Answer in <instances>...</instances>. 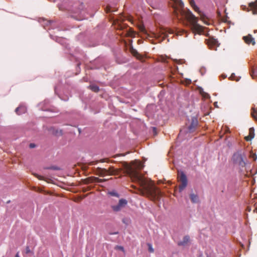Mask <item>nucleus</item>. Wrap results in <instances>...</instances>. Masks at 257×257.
I'll return each mask as SVG.
<instances>
[{
	"mask_svg": "<svg viewBox=\"0 0 257 257\" xmlns=\"http://www.w3.org/2000/svg\"><path fill=\"white\" fill-rule=\"evenodd\" d=\"M31 252V251L29 246H27L26 248V253L28 254Z\"/></svg>",
	"mask_w": 257,
	"mask_h": 257,
	"instance_id": "20",
	"label": "nucleus"
},
{
	"mask_svg": "<svg viewBox=\"0 0 257 257\" xmlns=\"http://www.w3.org/2000/svg\"><path fill=\"white\" fill-rule=\"evenodd\" d=\"M130 175L134 180L138 181L143 189L148 192H151V188L150 184L148 183L147 180L135 168L130 167L128 169Z\"/></svg>",
	"mask_w": 257,
	"mask_h": 257,
	"instance_id": "1",
	"label": "nucleus"
},
{
	"mask_svg": "<svg viewBox=\"0 0 257 257\" xmlns=\"http://www.w3.org/2000/svg\"><path fill=\"white\" fill-rule=\"evenodd\" d=\"M153 129H154V130L155 131H156V128H155V127H154V128H153Z\"/></svg>",
	"mask_w": 257,
	"mask_h": 257,
	"instance_id": "29",
	"label": "nucleus"
},
{
	"mask_svg": "<svg viewBox=\"0 0 257 257\" xmlns=\"http://www.w3.org/2000/svg\"><path fill=\"white\" fill-rule=\"evenodd\" d=\"M185 34V37L187 36V32L184 30H180V31H176V35H182L183 34Z\"/></svg>",
	"mask_w": 257,
	"mask_h": 257,
	"instance_id": "16",
	"label": "nucleus"
},
{
	"mask_svg": "<svg viewBox=\"0 0 257 257\" xmlns=\"http://www.w3.org/2000/svg\"><path fill=\"white\" fill-rule=\"evenodd\" d=\"M139 29L141 32L146 33V30H145V27L143 25L139 26Z\"/></svg>",
	"mask_w": 257,
	"mask_h": 257,
	"instance_id": "19",
	"label": "nucleus"
},
{
	"mask_svg": "<svg viewBox=\"0 0 257 257\" xmlns=\"http://www.w3.org/2000/svg\"><path fill=\"white\" fill-rule=\"evenodd\" d=\"M109 194H110L112 196H115L117 197H119L118 194L115 191H112V192H109Z\"/></svg>",
	"mask_w": 257,
	"mask_h": 257,
	"instance_id": "18",
	"label": "nucleus"
},
{
	"mask_svg": "<svg viewBox=\"0 0 257 257\" xmlns=\"http://www.w3.org/2000/svg\"><path fill=\"white\" fill-rule=\"evenodd\" d=\"M189 3L191 7L193 8L194 10L196 12H199V8L195 5V3L194 0H189Z\"/></svg>",
	"mask_w": 257,
	"mask_h": 257,
	"instance_id": "13",
	"label": "nucleus"
},
{
	"mask_svg": "<svg viewBox=\"0 0 257 257\" xmlns=\"http://www.w3.org/2000/svg\"><path fill=\"white\" fill-rule=\"evenodd\" d=\"M16 257H20L19 256V252H18L16 255Z\"/></svg>",
	"mask_w": 257,
	"mask_h": 257,
	"instance_id": "27",
	"label": "nucleus"
},
{
	"mask_svg": "<svg viewBox=\"0 0 257 257\" xmlns=\"http://www.w3.org/2000/svg\"><path fill=\"white\" fill-rule=\"evenodd\" d=\"M180 180L181 182V184L179 186V191L181 192L186 188L188 182L187 177L183 172H181L180 173Z\"/></svg>",
	"mask_w": 257,
	"mask_h": 257,
	"instance_id": "5",
	"label": "nucleus"
},
{
	"mask_svg": "<svg viewBox=\"0 0 257 257\" xmlns=\"http://www.w3.org/2000/svg\"><path fill=\"white\" fill-rule=\"evenodd\" d=\"M243 39L244 42L247 44H252L254 45L255 44L254 39L252 37L251 35H248L246 36H244Z\"/></svg>",
	"mask_w": 257,
	"mask_h": 257,
	"instance_id": "7",
	"label": "nucleus"
},
{
	"mask_svg": "<svg viewBox=\"0 0 257 257\" xmlns=\"http://www.w3.org/2000/svg\"><path fill=\"white\" fill-rule=\"evenodd\" d=\"M174 33V31L169 28H167L162 32L164 37H168L169 34H173Z\"/></svg>",
	"mask_w": 257,
	"mask_h": 257,
	"instance_id": "11",
	"label": "nucleus"
},
{
	"mask_svg": "<svg viewBox=\"0 0 257 257\" xmlns=\"http://www.w3.org/2000/svg\"><path fill=\"white\" fill-rule=\"evenodd\" d=\"M190 198H191V201L193 203H196L198 201V197L196 195L192 194L190 195Z\"/></svg>",
	"mask_w": 257,
	"mask_h": 257,
	"instance_id": "14",
	"label": "nucleus"
},
{
	"mask_svg": "<svg viewBox=\"0 0 257 257\" xmlns=\"http://www.w3.org/2000/svg\"><path fill=\"white\" fill-rule=\"evenodd\" d=\"M26 110L27 109L25 106H20L16 109L15 111L18 114L20 115L25 113L26 111Z\"/></svg>",
	"mask_w": 257,
	"mask_h": 257,
	"instance_id": "10",
	"label": "nucleus"
},
{
	"mask_svg": "<svg viewBox=\"0 0 257 257\" xmlns=\"http://www.w3.org/2000/svg\"><path fill=\"white\" fill-rule=\"evenodd\" d=\"M189 241V237L185 236L184 237L183 240L178 242L179 245H185Z\"/></svg>",
	"mask_w": 257,
	"mask_h": 257,
	"instance_id": "12",
	"label": "nucleus"
},
{
	"mask_svg": "<svg viewBox=\"0 0 257 257\" xmlns=\"http://www.w3.org/2000/svg\"><path fill=\"white\" fill-rule=\"evenodd\" d=\"M249 6L252 11V14L253 15H257V0L254 2L250 3Z\"/></svg>",
	"mask_w": 257,
	"mask_h": 257,
	"instance_id": "8",
	"label": "nucleus"
},
{
	"mask_svg": "<svg viewBox=\"0 0 257 257\" xmlns=\"http://www.w3.org/2000/svg\"><path fill=\"white\" fill-rule=\"evenodd\" d=\"M148 3H150L151 4V2H150V0H148Z\"/></svg>",
	"mask_w": 257,
	"mask_h": 257,
	"instance_id": "30",
	"label": "nucleus"
},
{
	"mask_svg": "<svg viewBox=\"0 0 257 257\" xmlns=\"http://www.w3.org/2000/svg\"><path fill=\"white\" fill-rule=\"evenodd\" d=\"M231 161L234 164L244 167L246 161V155L243 152L238 150L233 154L231 158Z\"/></svg>",
	"mask_w": 257,
	"mask_h": 257,
	"instance_id": "3",
	"label": "nucleus"
},
{
	"mask_svg": "<svg viewBox=\"0 0 257 257\" xmlns=\"http://www.w3.org/2000/svg\"><path fill=\"white\" fill-rule=\"evenodd\" d=\"M204 96L205 97H208L209 96V95L208 94L205 93Z\"/></svg>",
	"mask_w": 257,
	"mask_h": 257,
	"instance_id": "26",
	"label": "nucleus"
},
{
	"mask_svg": "<svg viewBox=\"0 0 257 257\" xmlns=\"http://www.w3.org/2000/svg\"><path fill=\"white\" fill-rule=\"evenodd\" d=\"M210 41L214 45H216V44L217 43V41L216 40H210Z\"/></svg>",
	"mask_w": 257,
	"mask_h": 257,
	"instance_id": "23",
	"label": "nucleus"
},
{
	"mask_svg": "<svg viewBox=\"0 0 257 257\" xmlns=\"http://www.w3.org/2000/svg\"><path fill=\"white\" fill-rule=\"evenodd\" d=\"M148 250L150 252L153 253L154 251V248L152 246V245L151 243H148Z\"/></svg>",
	"mask_w": 257,
	"mask_h": 257,
	"instance_id": "17",
	"label": "nucleus"
},
{
	"mask_svg": "<svg viewBox=\"0 0 257 257\" xmlns=\"http://www.w3.org/2000/svg\"><path fill=\"white\" fill-rule=\"evenodd\" d=\"M184 16L190 24L191 29L193 33L201 34L203 31V28L197 24L198 19L189 10L184 13Z\"/></svg>",
	"mask_w": 257,
	"mask_h": 257,
	"instance_id": "2",
	"label": "nucleus"
},
{
	"mask_svg": "<svg viewBox=\"0 0 257 257\" xmlns=\"http://www.w3.org/2000/svg\"><path fill=\"white\" fill-rule=\"evenodd\" d=\"M130 35L131 36H135V32H133V31H131V33H130Z\"/></svg>",
	"mask_w": 257,
	"mask_h": 257,
	"instance_id": "25",
	"label": "nucleus"
},
{
	"mask_svg": "<svg viewBox=\"0 0 257 257\" xmlns=\"http://www.w3.org/2000/svg\"><path fill=\"white\" fill-rule=\"evenodd\" d=\"M254 137V128L251 127L249 130V135L245 137L246 141H249L253 139Z\"/></svg>",
	"mask_w": 257,
	"mask_h": 257,
	"instance_id": "9",
	"label": "nucleus"
},
{
	"mask_svg": "<svg viewBox=\"0 0 257 257\" xmlns=\"http://www.w3.org/2000/svg\"><path fill=\"white\" fill-rule=\"evenodd\" d=\"M87 257H89V256H87Z\"/></svg>",
	"mask_w": 257,
	"mask_h": 257,
	"instance_id": "32",
	"label": "nucleus"
},
{
	"mask_svg": "<svg viewBox=\"0 0 257 257\" xmlns=\"http://www.w3.org/2000/svg\"><path fill=\"white\" fill-rule=\"evenodd\" d=\"M127 204V201L126 200L121 199L119 200L118 203L117 205L112 206V208L114 211L118 212L124 208Z\"/></svg>",
	"mask_w": 257,
	"mask_h": 257,
	"instance_id": "4",
	"label": "nucleus"
},
{
	"mask_svg": "<svg viewBox=\"0 0 257 257\" xmlns=\"http://www.w3.org/2000/svg\"><path fill=\"white\" fill-rule=\"evenodd\" d=\"M136 162L138 163V164L137 165V168H141V166H142L141 163L140 162H138V161H136Z\"/></svg>",
	"mask_w": 257,
	"mask_h": 257,
	"instance_id": "22",
	"label": "nucleus"
},
{
	"mask_svg": "<svg viewBox=\"0 0 257 257\" xmlns=\"http://www.w3.org/2000/svg\"><path fill=\"white\" fill-rule=\"evenodd\" d=\"M151 6H152V7L153 8H155V6H154V5H151Z\"/></svg>",
	"mask_w": 257,
	"mask_h": 257,
	"instance_id": "28",
	"label": "nucleus"
},
{
	"mask_svg": "<svg viewBox=\"0 0 257 257\" xmlns=\"http://www.w3.org/2000/svg\"><path fill=\"white\" fill-rule=\"evenodd\" d=\"M116 248H117V249H119L120 250H122V251H124V248L122 246H117L116 247Z\"/></svg>",
	"mask_w": 257,
	"mask_h": 257,
	"instance_id": "21",
	"label": "nucleus"
},
{
	"mask_svg": "<svg viewBox=\"0 0 257 257\" xmlns=\"http://www.w3.org/2000/svg\"><path fill=\"white\" fill-rule=\"evenodd\" d=\"M163 61H164V62H166V60H163Z\"/></svg>",
	"mask_w": 257,
	"mask_h": 257,
	"instance_id": "31",
	"label": "nucleus"
},
{
	"mask_svg": "<svg viewBox=\"0 0 257 257\" xmlns=\"http://www.w3.org/2000/svg\"><path fill=\"white\" fill-rule=\"evenodd\" d=\"M90 88L94 92H98L99 90V87L95 85H92L89 86Z\"/></svg>",
	"mask_w": 257,
	"mask_h": 257,
	"instance_id": "15",
	"label": "nucleus"
},
{
	"mask_svg": "<svg viewBox=\"0 0 257 257\" xmlns=\"http://www.w3.org/2000/svg\"><path fill=\"white\" fill-rule=\"evenodd\" d=\"M198 121L197 118L193 117L192 118L191 124L188 126V131L190 133L195 131L198 125Z\"/></svg>",
	"mask_w": 257,
	"mask_h": 257,
	"instance_id": "6",
	"label": "nucleus"
},
{
	"mask_svg": "<svg viewBox=\"0 0 257 257\" xmlns=\"http://www.w3.org/2000/svg\"><path fill=\"white\" fill-rule=\"evenodd\" d=\"M36 146L35 144H33V143H31L30 144V148H35Z\"/></svg>",
	"mask_w": 257,
	"mask_h": 257,
	"instance_id": "24",
	"label": "nucleus"
}]
</instances>
